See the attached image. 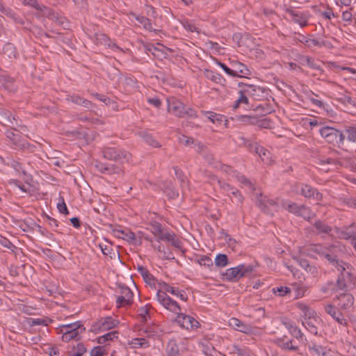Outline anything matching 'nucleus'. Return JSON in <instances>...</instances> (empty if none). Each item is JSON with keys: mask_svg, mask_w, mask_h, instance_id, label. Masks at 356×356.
Returning <instances> with one entry per match:
<instances>
[{"mask_svg": "<svg viewBox=\"0 0 356 356\" xmlns=\"http://www.w3.org/2000/svg\"><path fill=\"white\" fill-rule=\"evenodd\" d=\"M312 250L318 254L319 257L326 259L328 263L335 268L344 262L339 259V248L335 245H315Z\"/></svg>", "mask_w": 356, "mask_h": 356, "instance_id": "nucleus-4", "label": "nucleus"}, {"mask_svg": "<svg viewBox=\"0 0 356 356\" xmlns=\"http://www.w3.org/2000/svg\"><path fill=\"white\" fill-rule=\"evenodd\" d=\"M232 352L238 356H255V355L245 346L240 347L239 346L234 345Z\"/></svg>", "mask_w": 356, "mask_h": 356, "instance_id": "nucleus-38", "label": "nucleus"}, {"mask_svg": "<svg viewBox=\"0 0 356 356\" xmlns=\"http://www.w3.org/2000/svg\"><path fill=\"white\" fill-rule=\"evenodd\" d=\"M119 232H120L128 241L133 242L134 243H137L136 242V237L134 232L129 231L127 232H124V231L119 230Z\"/></svg>", "mask_w": 356, "mask_h": 356, "instance_id": "nucleus-62", "label": "nucleus"}, {"mask_svg": "<svg viewBox=\"0 0 356 356\" xmlns=\"http://www.w3.org/2000/svg\"><path fill=\"white\" fill-rule=\"evenodd\" d=\"M345 136H346L347 140L353 143H356V127L348 126L345 129Z\"/></svg>", "mask_w": 356, "mask_h": 356, "instance_id": "nucleus-44", "label": "nucleus"}, {"mask_svg": "<svg viewBox=\"0 0 356 356\" xmlns=\"http://www.w3.org/2000/svg\"><path fill=\"white\" fill-rule=\"evenodd\" d=\"M161 287L162 290H159L156 293L157 301L166 309L173 313L181 312V307L179 304L167 295L166 293L168 292L179 298L180 300L186 301L188 300V296L186 292L184 290H179L177 287L172 286L166 282L161 283Z\"/></svg>", "mask_w": 356, "mask_h": 356, "instance_id": "nucleus-1", "label": "nucleus"}, {"mask_svg": "<svg viewBox=\"0 0 356 356\" xmlns=\"http://www.w3.org/2000/svg\"><path fill=\"white\" fill-rule=\"evenodd\" d=\"M118 323V321L111 316H107L96 321L93 324L92 328L95 332H104L115 327Z\"/></svg>", "mask_w": 356, "mask_h": 356, "instance_id": "nucleus-17", "label": "nucleus"}, {"mask_svg": "<svg viewBox=\"0 0 356 356\" xmlns=\"http://www.w3.org/2000/svg\"><path fill=\"white\" fill-rule=\"evenodd\" d=\"M168 111L179 118H184L185 104L178 99L171 97L167 99Z\"/></svg>", "mask_w": 356, "mask_h": 356, "instance_id": "nucleus-15", "label": "nucleus"}, {"mask_svg": "<svg viewBox=\"0 0 356 356\" xmlns=\"http://www.w3.org/2000/svg\"><path fill=\"white\" fill-rule=\"evenodd\" d=\"M197 262L200 265L207 267L209 268L213 266L212 259L206 255L201 256L197 259Z\"/></svg>", "mask_w": 356, "mask_h": 356, "instance_id": "nucleus-53", "label": "nucleus"}, {"mask_svg": "<svg viewBox=\"0 0 356 356\" xmlns=\"http://www.w3.org/2000/svg\"><path fill=\"white\" fill-rule=\"evenodd\" d=\"M223 275L225 277L227 280L230 282L238 281L242 278L240 274V268H238V266L227 269Z\"/></svg>", "mask_w": 356, "mask_h": 356, "instance_id": "nucleus-29", "label": "nucleus"}, {"mask_svg": "<svg viewBox=\"0 0 356 356\" xmlns=\"http://www.w3.org/2000/svg\"><path fill=\"white\" fill-rule=\"evenodd\" d=\"M0 118L1 122L7 126H14L17 124L12 113L3 108H0Z\"/></svg>", "mask_w": 356, "mask_h": 356, "instance_id": "nucleus-26", "label": "nucleus"}, {"mask_svg": "<svg viewBox=\"0 0 356 356\" xmlns=\"http://www.w3.org/2000/svg\"><path fill=\"white\" fill-rule=\"evenodd\" d=\"M338 306L342 309H348L354 304V298L350 293H342L337 296Z\"/></svg>", "mask_w": 356, "mask_h": 356, "instance_id": "nucleus-23", "label": "nucleus"}, {"mask_svg": "<svg viewBox=\"0 0 356 356\" xmlns=\"http://www.w3.org/2000/svg\"><path fill=\"white\" fill-rule=\"evenodd\" d=\"M74 349L76 350L74 355L71 356H82L86 352V348L83 343H79L76 346H74Z\"/></svg>", "mask_w": 356, "mask_h": 356, "instance_id": "nucleus-64", "label": "nucleus"}, {"mask_svg": "<svg viewBox=\"0 0 356 356\" xmlns=\"http://www.w3.org/2000/svg\"><path fill=\"white\" fill-rule=\"evenodd\" d=\"M42 11H43L44 15L51 19L52 21L56 22L58 24H63L64 22V18L59 16L58 13L54 12L51 8H49L46 6H42Z\"/></svg>", "mask_w": 356, "mask_h": 356, "instance_id": "nucleus-30", "label": "nucleus"}, {"mask_svg": "<svg viewBox=\"0 0 356 356\" xmlns=\"http://www.w3.org/2000/svg\"><path fill=\"white\" fill-rule=\"evenodd\" d=\"M6 136L7 138L12 142V144L15 149L24 150L34 147L33 145H30L26 140L22 138L19 134L14 133L12 130L6 131Z\"/></svg>", "mask_w": 356, "mask_h": 356, "instance_id": "nucleus-13", "label": "nucleus"}, {"mask_svg": "<svg viewBox=\"0 0 356 356\" xmlns=\"http://www.w3.org/2000/svg\"><path fill=\"white\" fill-rule=\"evenodd\" d=\"M137 270L141 276L143 277L144 281L149 284H154L155 283V278L149 272V270L143 266H138Z\"/></svg>", "mask_w": 356, "mask_h": 356, "instance_id": "nucleus-34", "label": "nucleus"}, {"mask_svg": "<svg viewBox=\"0 0 356 356\" xmlns=\"http://www.w3.org/2000/svg\"><path fill=\"white\" fill-rule=\"evenodd\" d=\"M173 169L175 171V176L179 180L181 184H185L186 181V177H185L182 170L177 166L173 167Z\"/></svg>", "mask_w": 356, "mask_h": 356, "instance_id": "nucleus-60", "label": "nucleus"}, {"mask_svg": "<svg viewBox=\"0 0 356 356\" xmlns=\"http://www.w3.org/2000/svg\"><path fill=\"white\" fill-rule=\"evenodd\" d=\"M257 124L255 125L258 126L260 128H270L271 125V122L270 120L267 118H262L257 117Z\"/></svg>", "mask_w": 356, "mask_h": 356, "instance_id": "nucleus-56", "label": "nucleus"}, {"mask_svg": "<svg viewBox=\"0 0 356 356\" xmlns=\"http://www.w3.org/2000/svg\"><path fill=\"white\" fill-rule=\"evenodd\" d=\"M336 236L343 240H356V221L341 228L335 227Z\"/></svg>", "mask_w": 356, "mask_h": 356, "instance_id": "nucleus-11", "label": "nucleus"}, {"mask_svg": "<svg viewBox=\"0 0 356 356\" xmlns=\"http://www.w3.org/2000/svg\"><path fill=\"white\" fill-rule=\"evenodd\" d=\"M133 343L140 348H147L149 346V341L145 338H136L133 340Z\"/></svg>", "mask_w": 356, "mask_h": 356, "instance_id": "nucleus-58", "label": "nucleus"}, {"mask_svg": "<svg viewBox=\"0 0 356 356\" xmlns=\"http://www.w3.org/2000/svg\"><path fill=\"white\" fill-rule=\"evenodd\" d=\"M102 155L106 159L124 162L131 159V154L127 151L114 147H105L102 150Z\"/></svg>", "mask_w": 356, "mask_h": 356, "instance_id": "nucleus-8", "label": "nucleus"}, {"mask_svg": "<svg viewBox=\"0 0 356 356\" xmlns=\"http://www.w3.org/2000/svg\"><path fill=\"white\" fill-rule=\"evenodd\" d=\"M276 344L284 350H291L295 352L299 350V347L293 344V340L288 339L285 336L277 338Z\"/></svg>", "mask_w": 356, "mask_h": 356, "instance_id": "nucleus-24", "label": "nucleus"}, {"mask_svg": "<svg viewBox=\"0 0 356 356\" xmlns=\"http://www.w3.org/2000/svg\"><path fill=\"white\" fill-rule=\"evenodd\" d=\"M238 266L241 277L249 276L254 270V266L251 264H239Z\"/></svg>", "mask_w": 356, "mask_h": 356, "instance_id": "nucleus-46", "label": "nucleus"}, {"mask_svg": "<svg viewBox=\"0 0 356 356\" xmlns=\"http://www.w3.org/2000/svg\"><path fill=\"white\" fill-rule=\"evenodd\" d=\"M308 350L311 354L316 356H324V355H325V353L327 352L325 348L315 343L309 344Z\"/></svg>", "mask_w": 356, "mask_h": 356, "instance_id": "nucleus-37", "label": "nucleus"}, {"mask_svg": "<svg viewBox=\"0 0 356 356\" xmlns=\"http://www.w3.org/2000/svg\"><path fill=\"white\" fill-rule=\"evenodd\" d=\"M282 207L289 213L296 216L302 217L307 221H309L316 216L315 213L313 212L309 207L304 204H298L289 200H282Z\"/></svg>", "mask_w": 356, "mask_h": 356, "instance_id": "nucleus-6", "label": "nucleus"}, {"mask_svg": "<svg viewBox=\"0 0 356 356\" xmlns=\"http://www.w3.org/2000/svg\"><path fill=\"white\" fill-rule=\"evenodd\" d=\"M257 202L260 209L268 214L273 215L274 211L278 210V204L275 200L266 197H263L261 195L257 198Z\"/></svg>", "mask_w": 356, "mask_h": 356, "instance_id": "nucleus-16", "label": "nucleus"}, {"mask_svg": "<svg viewBox=\"0 0 356 356\" xmlns=\"http://www.w3.org/2000/svg\"><path fill=\"white\" fill-rule=\"evenodd\" d=\"M96 167L100 172L106 175H112L119 170V168L115 165H108L102 163L97 164Z\"/></svg>", "mask_w": 356, "mask_h": 356, "instance_id": "nucleus-35", "label": "nucleus"}, {"mask_svg": "<svg viewBox=\"0 0 356 356\" xmlns=\"http://www.w3.org/2000/svg\"><path fill=\"white\" fill-rule=\"evenodd\" d=\"M292 336L296 338L299 341H302L304 338V334L302 332L300 328L297 326H295L291 331L289 332Z\"/></svg>", "mask_w": 356, "mask_h": 356, "instance_id": "nucleus-63", "label": "nucleus"}, {"mask_svg": "<svg viewBox=\"0 0 356 356\" xmlns=\"http://www.w3.org/2000/svg\"><path fill=\"white\" fill-rule=\"evenodd\" d=\"M338 271L335 287L337 290H346L356 282L355 269L346 262H343L336 268Z\"/></svg>", "mask_w": 356, "mask_h": 356, "instance_id": "nucleus-2", "label": "nucleus"}, {"mask_svg": "<svg viewBox=\"0 0 356 356\" xmlns=\"http://www.w3.org/2000/svg\"><path fill=\"white\" fill-rule=\"evenodd\" d=\"M52 321L48 318H30L29 323L31 326L44 325L47 326Z\"/></svg>", "mask_w": 356, "mask_h": 356, "instance_id": "nucleus-49", "label": "nucleus"}, {"mask_svg": "<svg viewBox=\"0 0 356 356\" xmlns=\"http://www.w3.org/2000/svg\"><path fill=\"white\" fill-rule=\"evenodd\" d=\"M325 312L332 317L339 325L346 327L348 321L344 318L343 314L334 306L332 305H326L324 307Z\"/></svg>", "mask_w": 356, "mask_h": 356, "instance_id": "nucleus-20", "label": "nucleus"}, {"mask_svg": "<svg viewBox=\"0 0 356 356\" xmlns=\"http://www.w3.org/2000/svg\"><path fill=\"white\" fill-rule=\"evenodd\" d=\"M187 117L188 118L194 119L197 118V111L191 107H185L184 112V118Z\"/></svg>", "mask_w": 356, "mask_h": 356, "instance_id": "nucleus-59", "label": "nucleus"}, {"mask_svg": "<svg viewBox=\"0 0 356 356\" xmlns=\"http://www.w3.org/2000/svg\"><path fill=\"white\" fill-rule=\"evenodd\" d=\"M228 264V257L225 254H218L215 258V265L222 268Z\"/></svg>", "mask_w": 356, "mask_h": 356, "instance_id": "nucleus-47", "label": "nucleus"}, {"mask_svg": "<svg viewBox=\"0 0 356 356\" xmlns=\"http://www.w3.org/2000/svg\"><path fill=\"white\" fill-rule=\"evenodd\" d=\"M115 291L119 293L116 296L117 307H126L132 304L134 293L128 286L118 284Z\"/></svg>", "mask_w": 356, "mask_h": 356, "instance_id": "nucleus-9", "label": "nucleus"}, {"mask_svg": "<svg viewBox=\"0 0 356 356\" xmlns=\"http://www.w3.org/2000/svg\"><path fill=\"white\" fill-rule=\"evenodd\" d=\"M136 19L138 23L142 24L146 30L150 31H153L152 22L149 18L143 15H138L136 17Z\"/></svg>", "mask_w": 356, "mask_h": 356, "instance_id": "nucleus-45", "label": "nucleus"}, {"mask_svg": "<svg viewBox=\"0 0 356 356\" xmlns=\"http://www.w3.org/2000/svg\"><path fill=\"white\" fill-rule=\"evenodd\" d=\"M60 333L62 334V341L69 342L74 339L78 341L81 339V334L86 330L85 327L81 321H76L70 324L60 325Z\"/></svg>", "mask_w": 356, "mask_h": 356, "instance_id": "nucleus-5", "label": "nucleus"}, {"mask_svg": "<svg viewBox=\"0 0 356 356\" xmlns=\"http://www.w3.org/2000/svg\"><path fill=\"white\" fill-rule=\"evenodd\" d=\"M232 77H240V78H247V76L251 74L250 70L243 63L234 61L232 63Z\"/></svg>", "mask_w": 356, "mask_h": 356, "instance_id": "nucleus-22", "label": "nucleus"}, {"mask_svg": "<svg viewBox=\"0 0 356 356\" xmlns=\"http://www.w3.org/2000/svg\"><path fill=\"white\" fill-rule=\"evenodd\" d=\"M150 306L149 305H146L144 307H142L139 309V315L141 316L143 321H147V316L149 315Z\"/></svg>", "mask_w": 356, "mask_h": 356, "instance_id": "nucleus-61", "label": "nucleus"}, {"mask_svg": "<svg viewBox=\"0 0 356 356\" xmlns=\"http://www.w3.org/2000/svg\"><path fill=\"white\" fill-rule=\"evenodd\" d=\"M218 184L220 188L222 189V191L224 193H226L228 196H230V194L233 189L234 188V187L229 184L228 183H226L224 181L220 179L218 180Z\"/></svg>", "mask_w": 356, "mask_h": 356, "instance_id": "nucleus-52", "label": "nucleus"}, {"mask_svg": "<svg viewBox=\"0 0 356 356\" xmlns=\"http://www.w3.org/2000/svg\"><path fill=\"white\" fill-rule=\"evenodd\" d=\"M243 92H245L247 95L253 97L256 100H259L266 94V90L264 88L249 84L245 86V89H243Z\"/></svg>", "mask_w": 356, "mask_h": 356, "instance_id": "nucleus-21", "label": "nucleus"}, {"mask_svg": "<svg viewBox=\"0 0 356 356\" xmlns=\"http://www.w3.org/2000/svg\"><path fill=\"white\" fill-rule=\"evenodd\" d=\"M149 230L156 237L157 242L167 241L170 242L175 248H180L181 247V242L176 234L163 229L160 222L156 221L151 222Z\"/></svg>", "mask_w": 356, "mask_h": 356, "instance_id": "nucleus-3", "label": "nucleus"}, {"mask_svg": "<svg viewBox=\"0 0 356 356\" xmlns=\"http://www.w3.org/2000/svg\"><path fill=\"white\" fill-rule=\"evenodd\" d=\"M163 190L164 193L168 197L169 199H175L178 197L179 193L175 189L172 184L170 181H165L163 184Z\"/></svg>", "mask_w": 356, "mask_h": 356, "instance_id": "nucleus-33", "label": "nucleus"}, {"mask_svg": "<svg viewBox=\"0 0 356 356\" xmlns=\"http://www.w3.org/2000/svg\"><path fill=\"white\" fill-rule=\"evenodd\" d=\"M234 177L243 186H246L249 188H253V184L251 181L243 175H241L238 172H234Z\"/></svg>", "mask_w": 356, "mask_h": 356, "instance_id": "nucleus-43", "label": "nucleus"}, {"mask_svg": "<svg viewBox=\"0 0 356 356\" xmlns=\"http://www.w3.org/2000/svg\"><path fill=\"white\" fill-rule=\"evenodd\" d=\"M298 193L305 198H312L316 201H321L323 200V194L309 184L302 183L298 185Z\"/></svg>", "mask_w": 356, "mask_h": 356, "instance_id": "nucleus-12", "label": "nucleus"}, {"mask_svg": "<svg viewBox=\"0 0 356 356\" xmlns=\"http://www.w3.org/2000/svg\"><path fill=\"white\" fill-rule=\"evenodd\" d=\"M99 247L100 248L102 253L108 257L110 259H114L116 256L118 257H120V254L118 252H116L111 245H107V244H103L99 243Z\"/></svg>", "mask_w": 356, "mask_h": 356, "instance_id": "nucleus-36", "label": "nucleus"}, {"mask_svg": "<svg viewBox=\"0 0 356 356\" xmlns=\"http://www.w3.org/2000/svg\"><path fill=\"white\" fill-rule=\"evenodd\" d=\"M229 325L235 330L243 332L248 335H255L257 328L252 327L250 324L244 323L236 318H232L229 321Z\"/></svg>", "mask_w": 356, "mask_h": 356, "instance_id": "nucleus-14", "label": "nucleus"}, {"mask_svg": "<svg viewBox=\"0 0 356 356\" xmlns=\"http://www.w3.org/2000/svg\"><path fill=\"white\" fill-rule=\"evenodd\" d=\"M239 120L246 124L254 125L257 124V116L256 115H241Z\"/></svg>", "mask_w": 356, "mask_h": 356, "instance_id": "nucleus-50", "label": "nucleus"}, {"mask_svg": "<svg viewBox=\"0 0 356 356\" xmlns=\"http://www.w3.org/2000/svg\"><path fill=\"white\" fill-rule=\"evenodd\" d=\"M167 356H180L179 350L175 341H170L168 342L166 348Z\"/></svg>", "mask_w": 356, "mask_h": 356, "instance_id": "nucleus-42", "label": "nucleus"}, {"mask_svg": "<svg viewBox=\"0 0 356 356\" xmlns=\"http://www.w3.org/2000/svg\"><path fill=\"white\" fill-rule=\"evenodd\" d=\"M0 245L7 248L12 252H15V249L17 248L16 246L13 244L8 238L2 236L0 237Z\"/></svg>", "mask_w": 356, "mask_h": 356, "instance_id": "nucleus-57", "label": "nucleus"}, {"mask_svg": "<svg viewBox=\"0 0 356 356\" xmlns=\"http://www.w3.org/2000/svg\"><path fill=\"white\" fill-rule=\"evenodd\" d=\"M3 54L10 59L17 58L19 55L17 48L10 42H7L4 44Z\"/></svg>", "mask_w": 356, "mask_h": 356, "instance_id": "nucleus-32", "label": "nucleus"}, {"mask_svg": "<svg viewBox=\"0 0 356 356\" xmlns=\"http://www.w3.org/2000/svg\"><path fill=\"white\" fill-rule=\"evenodd\" d=\"M309 36L311 38H309V39L307 40V47H321L327 46V42H325L324 40L320 41L316 39H314V38H313V36H314L313 35H309Z\"/></svg>", "mask_w": 356, "mask_h": 356, "instance_id": "nucleus-48", "label": "nucleus"}, {"mask_svg": "<svg viewBox=\"0 0 356 356\" xmlns=\"http://www.w3.org/2000/svg\"><path fill=\"white\" fill-rule=\"evenodd\" d=\"M207 117V118L212 122L213 123H219L223 122L224 116L222 115L212 112V111H202Z\"/></svg>", "mask_w": 356, "mask_h": 356, "instance_id": "nucleus-40", "label": "nucleus"}, {"mask_svg": "<svg viewBox=\"0 0 356 356\" xmlns=\"http://www.w3.org/2000/svg\"><path fill=\"white\" fill-rule=\"evenodd\" d=\"M138 136L149 145L153 147H161V145L146 131H140L138 133Z\"/></svg>", "mask_w": 356, "mask_h": 356, "instance_id": "nucleus-28", "label": "nucleus"}, {"mask_svg": "<svg viewBox=\"0 0 356 356\" xmlns=\"http://www.w3.org/2000/svg\"><path fill=\"white\" fill-rule=\"evenodd\" d=\"M118 337V332L117 331H111L97 338V343L99 344H103L106 341H112L114 339H117Z\"/></svg>", "mask_w": 356, "mask_h": 356, "instance_id": "nucleus-41", "label": "nucleus"}, {"mask_svg": "<svg viewBox=\"0 0 356 356\" xmlns=\"http://www.w3.org/2000/svg\"><path fill=\"white\" fill-rule=\"evenodd\" d=\"M180 22L183 27L188 32L193 33L197 31V28L188 19H183Z\"/></svg>", "mask_w": 356, "mask_h": 356, "instance_id": "nucleus-55", "label": "nucleus"}, {"mask_svg": "<svg viewBox=\"0 0 356 356\" xmlns=\"http://www.w3.org/2000/svg\"><path fill=\"white\" fill-rule=\"evenodd\" d=\"M286 13L289 15L291 20L299 24L301 28L308 25V20L310 17L309 11H300L292 8H288L286 9Z\"/></svg>", "mask_w": 356, "mask_h": 356, "instance_id": "nucleus-10", "label": "nucleus"}, {"mask_svg": "<svg viewBox=\"0 0 356 356\" xmlns=\"http://www.w3.org/2000/svg\"><path fill=\"white\" fill-rule=\"evenodd\" d=\"M319 134L328 143L342 145L345 140V134L334 127L324 126L320 128Z\"/></svg>", "mask_w": 356, "mask_h": 356, "instance_id": "nucleus-7", "label": "nucleus"}, {"mask_svg": "<svg viewBox=\"0 0 356 356\" xmlns=\"http://www.w3.org/2000/svg\"><path fill=\"white\" fill-rule=\"evenodd\" d=\"M238 140L241 141V145L247 147L250 152H254L259 156L266 155V150L263 147L259 145L256 142L245 138L243 136H239Z\"/></svg>", "mask_w": 356, "mask_h": 356, "instance_id": "nucleus-19", "label": "nucleus"}, {"mask_svg": "<svg viewBox=\"0 0 356 356\" xmlns=\"http://www.w3.org/2000/svg\"><path fill=\"white\" fill-rule=\"evenodd\" d=\"M314 227H315L318 234H325L327 235L332 236L336 234L335 233V227L333 229L332 227L328 225L327 223L321 221L320 220H316L314 223Z\"/></svg>", "mask_w": 356, "mask_h": 356, "instance_id": "nucleus-25", "label": "nucleus"}, {"mask_svg": "<svg viewBox=\"0 0 356 356\" xmlns=\"http://www.w3.org/2000/svg\"><path fill=\"white\" fill-rule=\"evenodd\" d=\"M231 194L232 195L233 197H231L232 202L235 204L242 203L243 200V197L241 192L237 188H234L232 191Z\"/></svg>", "mask_w": 356, "mask_h": 356, "instance_id": "nucleus-51", "label": "nucleus"}, {"mask_svg": "<svg viewBox=\"0 0 356 356\" xmlns=\"http://www.w3.org/2000/svg\"><path fill=\"white\" fill-rule=\"evenodd\" d=\"M300 308L304 314V319L302 321L318 318L316 312L307 305H301Z\"/></svg>", "mask_w": 356, "mask_h": 356, "instance_id": "nucleus-39", "label": "nucleus"}, {"mask_svg": "<svg viewBox=\"0 0 356 356\" xmlns=\"http://www.w3.org/2000/svg\"><path fill=\"white\" fill-rule=\"evenodd\" d=\"M320 324V319H310L309 321H302L303 326L312 334H318V325Z\"/></svg>", "mask_w": 356, "mask_h": 356, "instance_id": "nucleus-31", "label": "nucleus"}, {"mask_svg": "<svg viewBox=\"0 0 356 356\" xmlns=\"http://www.w3.org/2000/svg\"><path fill=\"white\" fill-rule=\"evenodd\" d=\"M176 314H177L176 321L181 327L186 330L198 327L199 322L191 316L184 314L180 312Z\"/></svg>", "mask_w": 356, "mask_h": 356, "instance_id": "nucleus-18", "label": "nucleus"}, {"mask_svg": "<svg viewBox=\"0 0 356 356\" xmlns=\"http://www.w3.org/2000/svg\"><path fill=\"white\" fill-rule=\"evenodd\" d=\"M204 74L207 79L211 80L216 83L220 84L222 86L225 84V79L220 74L216 72L205 70Z\"/></svg>", "mask_w": 356, "mask_h": 356, "instance_id": "nucleus-27", "label": "nucleus"}, {"mask_svg": "<svg viewBox=\"0 0 356 356\" xmlns=\"http://www.w3.org/2000/svg\"><path fill=\"white\" fill-rule=\"evenodd\" d=\"M273 292L275 294H277L280 296H286L288 293H291V289L287 286H277L274 287L272 289Z\"/></svg>", "mask_w": 356, "mask_h": 356, "instance_id": "nucleus-54", "label": "nucleus"}]
</instances>
